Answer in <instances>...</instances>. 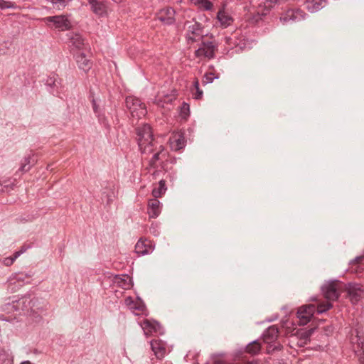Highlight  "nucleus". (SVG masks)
<instances>
[{
    "label": "nucleus",
    "instance_id": "f257e3e1",
    "mask_svg": "<svg viewBox=\"0 0 364 364\" xmlns=\"http://www.w3.org/2000/svg\"><path fill=\"white\" fill-rule=\"evenodd\" d=\"M332 307L333 304L331 302H323L318 304L317 306L313 304L302 305L296 312L297 318L299 319V325L304 326L309 323L316 311L321 314Z\"/></svg>",
    "mask_w": 364,
    "mask_h": 364
},
{
    "label": "nucleus",
    "instance_id": "f03ea898",
    "mask_svg": "<svg viewBox=\"0 0 364 364\" xmlns=\"http://www.w3.org/2000/svg\"><path fill=\"white\" fill-rule=\"evenodd\" d=\"M43 21L48 27L59 31H69L72 28L71 22L67 15L47 16L43 18Z\"/></svg>",
    "mask_w": 364,
    "mask_h": 364
},
{
    "label": "nucleus",
    "instance_id": "7ed1b4c3",
    "mask_svg": "<svg viewBox=\"0 0 364 364\" xmlns=\"http://www.w3.org/2000/svg\"><path fill=\"white\" fill-rule=\"evenodd\" d=\"M125 104L127 108L131 112L133 117L136 115L139 117L141 115H144L146 112L145 105L141 100L133 96H128L126 97Z\"/></svg>",
    "mask_w": 364,
    "mask_h": 364
},
{
    "label": "nucleus",
    "instance_id": "20e7f679",
    "mask_svg": "<svg viewBox=\"0 0 364 364\" xmlns=\"http://www.w3.org/2000/svg\"><path fill=\"white\" fill-rule=\"evenodd\" d=\"M339 282L338 280L331 281L325 283L321 287V291L324 297L329 301H336L340 296V291L338 288Z\"/></svg>",
    "mask_w": 364,
    "mask_h": 364
},
{
    "label": "nucleus",
    "instance_id": "39448f33",
    "mask_svg": "<svg viewBox=\"0 0 364 364\" xmlns=\"http://www.w3.org/2000/svg\"><path fill=\"white\" fill-rule=\"evenodd\" d=\"M217 49L218 46L214 42L203 41L200 46L195 51V55L197 58L203 56L212 59L215 57Z\"/></svg>",
    "mask_w": 364,
    "mask_h": 364
},
{
    "label": "nucleus",
    "instance_id": "423d86ee",
    "mask_svg": "<svg viewBox=\"0 0 364 364\" xmlns=\"http://www.w3.org/2000/svg\"><path fill=\"white\" fill-rule=\"evenodd\" d=\"M136 134L139 146H143L151 140H154L151 127L148 124H144L142 126L136 128Z\"/></svg>",
    "mask_w": 364,
    "mask_h": 364
},
{
    "label": "nucleus",
    "instance_id": "0eeeda50",
    "mask_svg": "<svg viewBox=\"0 0 364 364\" xmlns=\"http://www.w3.org/2000/svg\"><path fill=\"white\" fill-rule=\"evenodd\" d=\"M306 13L300 9H291L284 12L280 16L283 23H293L303 20Z\"/></svg>",
    "mask_w": 364,
    "mask_h": 364
},
{
    "label": "nucleus",
    "instance_id": "6e6552de",
    "mask_svg": "<svg viewBox=\"0 0 364 364\" xmlns=\"http://www.w3.org/2000/svg\"><path fill=\"white\" fill-rule=\"evenodd\" d=\"M348 296L353 304L358 302L364 296V289L362 285L356 283H348L346 287Z\"/></svg>",
    "mask_w": 364,
    "mask_h": 364
},
{
    "label": "nucleus",
    "instance_id": "1a4fd4ad",
    "mask_svg": "<svg viewBox=\"0 0 364 364\" xmlns=\"http://www.w3.org/2000/svg\"><path fill=\"white\" fill-rule=\"evenodd\" d=\"M176 11L172 7L164 8L156 14L157 19L164 25H173L176 22Z\"/></svg>",
    "mask_w": 364,
    "mask_h": 364
},
{
    "label": "nucleus",
    "instance_id": "9d476101",
    "mask_svg": "<svg viewBox=\"0 0 364 364\" xmlns=\"http://www.w3.org/2000/svg\"><path fill=\"white\" fill-rule=\"evenodd\" d=\"M142 328L146 335L152 333L163 334L164 328L161 324L156 320L145 319L142 322Z\"/></svg>",
    "mask_w": 364,
    "mask_h": 364
},
{
    "label": "nucleus",
    "instance_id": "9b49d317",
    "mask_svg": "<svg viewBox=\"0 0 364 364\" xmlns=\"http://www.w3.org/2000/svg\"><path fill=\"white\" fill-rule=\"evenodd\" d=\"M203 25L197 21H195L193 24L189 25L188 26L186 39L188 43H193L196 41V37L201 36L203 37Z\"/></svg>",
    "mask_w": 364,
    "mask_h": 364
},
{
    "label": "nucleus",
    "instance_id": "f8f14e48",
    "mask_svg": "<svg viewBox=\"0 0 364 364\" xmlns=\"http://www.w3.org/2000/svg\"><path fill=\"white\" fill-rule=\"evenodd\" d=\"M355 336H352L351 342L353 344H356L360 364H364V338L363 333L358 330L355 329Z\"/></svg>",
    "mask_w": 364,
    "mask_h": 364
},
{
    "label": "nucleus",
    "instance_id": "ddd939ff",
    "mask_svg": "<svg viewBox=\"0 0 364 364\" xmlns=\"http://www.w3.org/2000/svg\"><path fill=\"white\" fill-rule=\"evenodd\" d=\"M31 299L30 296H24L21 299H20L18 301H13L12 304H7L6 305V309L8 311L10 310H14V311H18L20 308L23 311H29V304L28 303V301Z\"/></svg>",
    "mask_w": 364,
    "mask_h": 364
},
{
    "label": "nucleus",
    "instance_id": "4468645a",
    "mask_svg": "<svg viewBox=\"0 0 364 364\" xmlns=\"http://www.w3.org/2000/svg\"><path fill=\"white\" fill-rule=\"evenodd\" d=\"M151 348L157 359L161 360L164 358L166 349L165 344L161 340H152L150 342Z\"/></svg>",
    "mask_w": 364,
    "mask_h": 364
},
{
    "label": "nucleus",
    "instance_id": "2eb2a0df",
    "mask_svg": "<svg viewBox=\"0 0 364 364\" xmlns=\"http://www.w3.org/2000/svg\"><path fill=\"white\" fill-rule=\"evenodd\" d=\"M279 336V328L273 325L267 328L262 334L263 341L267 344L274 343Z\"/></svg>",
    "mask_w": 364,
    "mask_h": 364
},
{
    "label": "nucleus",
    "instance_id": "dca6fc26",
    "mask_svg": "<svg viewBox=\"0 0 364 364\" xmlns=\"http://www.w3.org/2000/svg\"><path fill=\"white\" fill-rule=\"evenodd\" d=\"M160 201L154 198L150 199L148 203V214L150 218H156L161 213Z\"/></svg>",
    "mask_w": 364,
    "mask_h": 364
},
{
    "label": "nucleus",
    "instance_id": "f3484780",
    "mask_svg": "<svg viewBox=\"0 0 364 364\" xmlns=\"http://www.w3.org/2000/svg\"><path fill=\"white\" fill-rule=\"evenodd\" d=\"M325 2L326 0H305L304 5L309 11L314 13L322 9Z\"/></svg>",
    "mask_w": 364,
    "mask_h": 364
},
{
    "label": "nucleus",
    "instance_id": "a211bd4d",
    "mask_svg": "<svg viewBox=\"0 0 364 364\" xmlns=\"http://www.w3.org/2000/svg\"><path fill=\"white\" fill-rule=\"evenodd\" d=\"M76 61L80 69L85 72L88 71L92 67V63L88 60L84 53L76 55Z\"/></svg>",
    "mask_w": 364,
    "mask_h": 364
},
{
    "label": "nucleus",
    "instance_id": "6ab92c4d",
    "mask_svg": "<svg viewBox=\"0 0 364 364\" xmlns=\"http://www.w3.org/2000/svg\"><path fill=\"white\" fill-rule=\"evenodd\" d=\"M91 9L97 15L102 16L105 12V6L98 0H89Z\"/></svg>",
    "mask_w": 364,
    "mask_h": 364
},
{
    "label": "nucleus",
    "instance_id": "aec40b11",
    "mask_svg": "<svg viewBox=\"0 0 364 364\" xmlns=\"http://www.w3.org/2000/svg\"><path fill=\"white\" fill-rule=\"evenodd\" d=\"M69 39L70 41L71 45L77 49H82L85 43L84 39L79 33H71L70 35Z\"/></svg>",
    "mask_w": 364,
    "mask_h": 364
},
{
    "label": "nucleus",
    "instance_id": "412c9836",
    "mask_svg": "<svg viewBox=\"0 0 364 364\" xmlns=\"http://www.w3.org/2000/svg\"><path fill=\"white\" fill-rule=\"evenodd\" d=\"M157 146L158 142L154 139L144 144L143 146H139V147L141 153L151 154L157 150Z\"/></svg>",
    "mask_w": 364,
    "mask_h": 364
},
{
    "label": "nucleus",
    "instance_id": "4be33fe9",
    "mask_svg": "<svg viewBox=\"0 0 364 364\" xmlns=\"http://www.w3.org/2000/svg\"><path fill=\"white\" fill-rule=\"evenodd\" d=\"M151 247L145 244V241L139 240L135 245V252L138 255H145L149 253Z\"/></svg>",
    "mask_w": 364,
    "mask_h": 364
},
{
    "label": "nucleus",
    "instance_id": "5701e85b",
    "mask_svg": "<svg viewBox=\"0 0 364 364\" xmlns=\"http://www.w3.org/2000/svg\"><path fill=\"white\" fill-rule=\"evenodd\" d=\"M316 328L313 327L309 329H299L296 331V335L299 339L310 341L311 335L314 333Z\"/></svg>",
    "mask_w": 364,
    "mask_h": 364
},
{
    "label": "nucleus",
    "instance_id": "b1692460",
    "mask_svg": "<svg viewBox=\"0 0 364 364\" xmlns=\"http://www.w3.org/2000/svg\"><path fill=\"white\" fill-rule=\"evenodd\" d=\"M260 349L261 346L257 340L252 341L246 346V352L252 355L257 354Z\"/></svg>",
    "mask_w": 364,
    "mask_h": 364
},
{
    "label": "nucleus",
    "instance_id": "393cba45",
    "mask_svg": "<svg viewBox=\"0 0 364 364\" xmlns=\"http://www.w3.org/2000/svg\"><path fill=\"white\" fill-rule=\"evenodd\" d=\"M191 2L205 11H210L213 6L209 0H191Z\"/></svg>",
    "mask_w": 364,
    "mask_h": 364
},
{
    "label": "nucleus",
    "instance_id": "a878e982",
    "mask_svg": "<svg viewBox=\"0 0 364 364\" xmlns=\"http://www.w3.org/2000/svg\"><path fill=\"white\" fill-rule=\"evenodd\" d=\"M166 190V182L164 180H161L159 183V187L153 189L152 195L156 198H159L165 193Z\"/></svg>",
    "mask_w": 364,
    "mask_h": 364
},
{
    "label": "nucleus",
    "instance_id": "bb28decb",
    "mask_svg": "<svg viewBox=\"0 0 364 364\" xmlns=\"http://www.w3.org/2000/svg\"><path fill=\"white\" fill-rule=\"evenodd\" d=\"M164 147L162 145L159 146V150L153 155L152 158L149 161V165L152 167H155L156 161L160 159V156H164L166 154L164 153Z\"/></svg>",
    "mask_w": 364,
    "mask_h": 364
},
{
    "label": "nucleus",
    "instance_id": "cd10ccee",
    "mask_svg": "<svg viewBox=\"0 0 364 364\" xmlns=\"http://www.w3.org/2000/svg\"><path fill=\"white\" fill-rule=\"evenodd\" d=\"M32 166L31 164V156L28 155L27 156H25L21 161V167L19 168V171L25 173L28 171Z\"/></svg>",
    "mask_w": 364,
    "mask_h": 364
},
{
    "label": "nucleus",
    "instance_id": "c85d7f7f",
    "mask_svg": "<svg viewBox=\"0 0 364 364\" xmlns=\"http://www.w3.org/2000/svg\"><path fill=\"white\" fill-rule=\"evenodd\" d=\"M217 16L218 21L225 27L229 26L232 22V18L227 16L223 11H219Z\"/></svg>",
    "mask_w": 364,
    "mask_h": 364
},
{
    "label": "nucleus",
    "instance_id": "c756f323",
    "mask_svg": "<svg viewBox=\"0 0 364 364\" xmlns=\"http://www.w3.org/2000/svg\"><path fill=\"white\" fill-rule=\"evenodd\" d=\"M12 357L8 352L2 349L0 350V364H13Z\"/></svg>",
    "mask_w": 364,
    "mask_h": 364
},
{
    "label": "nucleus",
    "instance_id": "7c9ffc66",
    "mask_svg": "<svg viewBox=\"0 0 364 364\" xmlns=\"http://www.w3.org/2000/svg\"><path fill=\"white\" fill-rule=\"evenodd\" d=\"M180 115L182 119L186 120L190 115V106L188 103L183 102L180 107Z\"/></svg>",
    "mask_w": 364,
    "mask_h": 364
},
{
    "label": "nucleus",
    "instance_id": "2f4dec72",
    "mask_svg": "<svg viewBox=\"0 0 364 364\" xmlns=\"http://www.w3.org/2000/svg\"><path fill=\"white\" fill-rule=\"evenodd\" d=\"M114 282L117 284L119 287L126 289H129V283L127 281V278L124 279L123 277H119V275H117L114 277Z\"/></svg>",
    "mask_w": 364,
    "mask_h": 364
},
{
    "label": "nucleus",
    "instance_id": "473e14b6",
    "mask_svg": "<svg viewBox=\"0 0 364 364\" xmlns=\"http://www.w3.org/2000/svg\"><path fill=\"white\" fill-rule=\"evenodd\" d=\"M219 78V74H215L213 72H208L206 73L203 79V84H208L213 82L214 79H218Z\"/></svg>",
    "mask_w": 364,
    "mask_h": 364
},
{
    "label": "nucleus",
    "instance_id": "72a5a7b5",
    "mask_svg": "<svg viewBox=\"0 0 364 364\" xmlns=\"http://www.w3.org/2000/svg\"><path fill=\"white\" fill-rule=\"evenodd\" d=\"M172 146L175 150H179L183 148L185 146L184 137L181 135H178V138L172 143Z\"/></svg>",
    "mask_w": 364,
    "mask_h": 364
},
{
    "label": "nucleus",
    "instance_id": "f704fd0d",
    "mask_svg": "<svg viewBox=\"0 0 364 364\" xmlns=\"http://www.w3.org/2000/svg\"><path fill=\"white\" fill-rule=\"evenodd\" d=\"M28 303L29 304V310L31 311L35 312L36 309L38 310H43L42 306H39V299L38 298H33L28 301Z\"/></svg>",
    "mask_w": 364,
    "mask_h": 364
},
{
    "label": "nucleus",
    "instance_id": "c9c22d12",
    "mask_svg": "<svg viewBox=\"0 0 364 364\" xmlns=\"http://www.w3.org/2000/svg\"><path fill=\"white\" fill-rule=\"evenodd\" d=\"M58 9H63L72 0H50Z\"/></svg>",
    "mask_w": 364,
    "mask_h": 364
},
{
    "label": "nucleus",
    "instance_id": "e433bc0d",
    "mask_svg": "<svg viewBox=\"0 0 364 364\" xmlns=\"http://www.w3.org/2000/svg\"><path fill=\"white\" fill-rule=\"evenodd\" d=\"M60 84V82L58 81L57 77L55 75L49 77L46 82V85L52 89L55 87L58 88Z\"/></svg>",
    "mask_w": 364,
    "mask_h": 364
},
{
    "label": "nucleus",
    "instance_id": "4c0bfd02",
    "mask_svg": "<svg viewBox=\"0 0 364 364\" xmlns=\"http://www.w3.org/2000/svg\"><path fill=\"white\" fill-rule=\"evenodd\" d=\"M193 86L196 89V92L193 93V98L200 100L203 97V91L199 88V82L197 79L194 80Z\"/></svg>",
    "mask_w": 364,
    "mask_h": 364
},
{
    "label": "nucleus",
    "instance_id": "58836bf2",
    "mask_svg": "<svg viewBox=\"0 0 364 364\" xmlns=\"http://www.w3.org/2000/svg\"><path fill=\"white\" fill-rule=\"evenodd\" d=\"M17 258L18 257H16L15 255L14 254L11 257L4 258L3 263L7 267L11 266Z\"/></svg>",
    "mask_w": 364,
    "mask_h": 364
},
{
    "label": "nucleus",
    "instance_id": "ea45409f",
    "mask_svg": "<svg viewBox=\"0 0 364 364\" xmlns=\"http://www.w3.org/2000/svg\"><path fill=\"white\" fill-rule=\"evenodd\" d=\"M28 247L29 246H26V245H23L19 250L14 253L15 255V257H18L24 253L28 249Z\"/></svg>",
    "mask_w": 364,
    "mask_h": 364
},
{
    "label": "nucleus",
    "instance_id": "a19ab883",
    "mask_svg": "<svg viewBox=\"0 0 364 364\" xmlns=\"http://www.w3.org/2000/svg\"><path fill=\"white\" fill-rule=\"evenodd\" d=\"M133 309L138 310V311H144L146 309V306L143 302L140 301V302L134 305V306L133 307Z\"/></svg>",
    "mask_w": 364,
    "mask_h": 364
},
{
    "label": "nucleus",
    "instance_id": "79ce46f5",
    "mask_svg": "<svg viewBox=\"0 0 364 364\" xmlns=\"http://www.w3.org/2000/svg\"><path fill=\"white\" fill-rule=\"evenodd\" d=\"M15 319V317H11L10 316H6L2 314H0V320L7 322H12L13 320Z\"/></svg>",
    "mask_w": 364,
    "mask_h": 364
},
{
    "label": "nucleus",
    "instance_id": "37998d69",
    "mask_svg": "<svg viewBox=\"0 0 364 364\" xmlns=\"http://www.w3.org/2000/svg\"><path fill=\"white\" fill-rule=\"evenodd\" d=\"M92 109H93V111L95 114L98 113L99 112V107L97 105V102H96V100L95 99L92 97Z\"/></svg>",
    "mask_w": 364,
    "mask_h": 364
},
{
    "label": "nucleus",
    "instance_id": "c03bdc74",
    "mask_svg": "<svg viewBox=\"0 0 364 364\" xmlns=\"http://www.w3.org/2000/svg\"><path fill=\"white\" fill-rule=\"evenodd\" d=\"M213 364H225V363H223V361L219 356L214 355V356H213Z\"/></svg>",
    "mask_w": 364,
    "mask_h": 364
},
{
    "label": "nucleus",
    "instance_id": "a18cd8bd",
    "mask_svg": "<svg viewBox=\"0 0 364 364\" xmlns=\"http://www.w3.org/2000/svg\"><path fill=\"white\" fill-rule=\"evenodd\" d=\"M272 345H274L273 349H274V352L275 351H279V350H281L283 348L282 345H281L279 343H277V344L273 343Z\"/></svg>",
    "mask_w": 364,
    "mask_h": 364
},
{
    "label": "nucleus",
    "instance_id": "49530a36",
    "mask_svg": "<svg viewBox=\"0 0 364 364\" xmlns=\"http://www.w3.org/2000/svg\"><path fill=\"white\" fill-rule=\"evenodd\" d=\"M273 347H274V345H272V343L268 344V346L267 347V353L268 354H272L274 352Z\"/></svg>",
    "mask_w": 364,
    "mask_h": 364
},
{
    "label": "nucleus",
    "instance_id": "de8ad7c7",
    "mask_svg": "<svg viewBox=\"0 0 364 364\" xmlns=\"http://www.w3.org/2000/svg\"><path fill=\"white\" fill-rule=\"evenodd\" d=\"M363 259V256L356 257L354 259L350 262V264H357L362 261Z\"/></svg>",
    "mask_w": 364,
    "mask_h": 364
},
{
    "label": "nucleus",
    "instance_id": "09e8293b",
    "mask_svg": "<svg viewBox=\"0 0 364 364\" xmlns=\"http://www.w3.org/2000/svg\"><path fill=\"white\" fill-rule=\"evenodd\" d=\"M310 341L299 339V343L300 346H305Z\"/></svg>",
    "mask_w": 364,
    "mask_h": 364
},
{
    "label": "nucleus",
    "instance_id": "8fccbe9b",
    "mask_svg": "<svg viewBox=\"0 0 364 364\" xmlns=\"http://www.w3.org/2000/svg\"><path fill=\"white\" fill-rule=\"evenodd\" d=\"M6 43H4V44L1 45L0 46V54L4 55L6 53L5 50H4L3 47H6Z\"/></svg>",
    "mask_w": 364,
    "mask_h": 364
},
{
    "label": "nucleus",
    "instance_id": "3c124183",
    "mask_svg": "<svg viewBox=\"0 0 364 364\" xmlns=\"http://www.w3.org/2000/svg\"><path fill=\"white\" fill-rule=\"evenodd\" d=\"M264 14H260L259 13H257V16H255V21H257L260 19H262V16H264Z\"/></svg>",
    "mask_w": 364,
    "mask_h": 364
},
{
    "label": "nucleus",
    "instance_id": "603ef678",
    "mask_svg": "<svg viewBox=\"0 0 364 364\" xmlns=\"http://www.w3.org/2000/svg\"><path fill=\"white\" fill-rule=\"evenodd\" d=\"M7 187L6 186H3L2 184H0V192L4 191V188Z\"/></svg>",
    "mask_w": 364,
    "mask_h": 364
},
{
    "label": "nucleus",
    "instance_id": "864d4df0",
    "mask_svg": "<svg viewBox=\"0 0 364 364\" xmlns=\"http://www.w3.org/2000/svg\"><path fill=\"white\" fill-rule=\"evenodd\" d=\"M173 97H167V100H165V102H171L173 100Z\"/></svg>",
    "mask_w": 364,
    "mask_h": 364
},
{
    "label": "nucleus",
    "instance_id": "5fc2aeb1",
    "mask_svg": "<svg viewBox=\"0 0 364 364\" xmlns=\"http://www.w3.org/2000/svg\"><path fill=\"white\" fill-rule=\"evenodd\" d=\"M113 1L116 2V3H120L122 1V0H112Z\"/></svg>",
    "mask_w": 364,
    "mask_h": 364
},
{
    "label": "nucleus",
    "instance_id": "6e6d98bb",
    "mask_svg": "<svg viewBox=\"0 0 364 364\" xmlns=\"http://www.w3.org/2000/svg\"><path fill=\"white\" fill-rule=\"evenodd\" d=\"M311 301H316V297H312V298L311 299Z\"/></svg>",
    "mask_w": 364,
    "mask_h": 364
},
{
    "label": "nucleus",
    "instance_id": "4d7b16f0",
    "mask_svg": "<svg viewBox=\"0 0 364 364\" xmlns=\"http://www.w3.org/2000/svg\"><path fill=\"white\" fill-rule=\"evenodd\" d=\"M189 23H190L189 21H186V22L185 23V25H188Z\"/></svg>",
    "mask_w": 364,
    "mask_h": 364
},
{
    "label": "nucleus",
    "instance_id": "13d9d810",
    "mask_svg": "<svg viewBox=\"0 0 364 364\" xmlns=\"http://www.w3.org/2000/svg\"><path fill=\"white\" fill-rule=\"evenodd\" d=\"M1 2H2V1H0V4H1Z\"/></svg>",
    "mask_w": 364,
    "mask_h": 364
}]
</instances>
